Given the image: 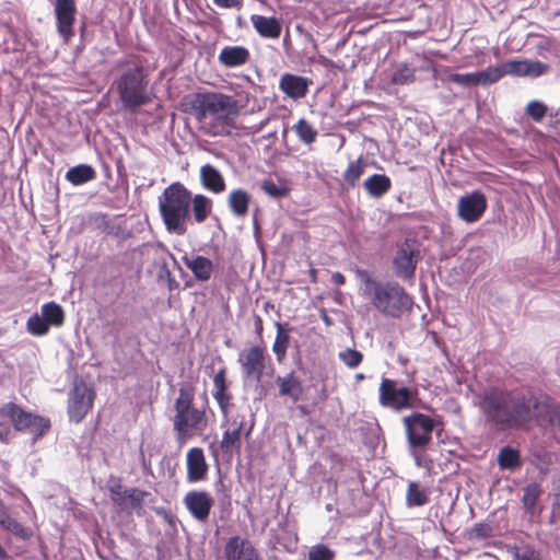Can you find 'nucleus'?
<instances>
[{"label": "nucleus", "mask_w": 560, "mask_h": 560, "mask_svg": "<svg viewBox=\"0 0 560 560\" xmlns=\"http://www.w3.org/2000/svg\"><path fill=\"white\" fill-rule=\"evenodd\" d=\"M490 429L502 432L525 428L532 421L530 401L525 395L501 387H489L478 404Z\"/></svg>", "instance_id": "1"}, {"label": "nucleus", "mask_w": 560, "mask_h": 560, "mask_svg": "<svg viewBox=\"0 0 560 560\" xmlns=\"http://www.w3.org/2000/svg\"><path fill=\"white\" fill-rule=\"evenodd\" d=\"M186 100L202 132L211 137L231 133L238 115L237 102L233 96L205 92L188 95Z\"/></svg>", "instance_id": "2"}, {"label": "nucleus", "mask_w": 560, "mask_h": 560, "mask_svg": "<svg viewBox=\"0 0 560 560\" xmlns=\"http://www.w3.org/2000/svg\"><path fill=\"white\" fill-rule=\"evenodd\" d=\"M208 399L201 406L195 404V387L182 386L174 401L173 428L179 445L202 435L209 427Z\"/></svg>", "instance_id": "3"}, {"label": "nucleus", "mask_w": 560, "mask_h": 560, "mask_svg": "<svg viewBox=\"0 0 560 560\" xmlns=\"http://www.w3.org/2000/svg\"><path fill=\"white\" fill-rule=\"evenodd\" d=\"M361 281L364 283V292L371 304L381 314L393 318H399L412 306V298L396 282H380L370 276L366 270H358Z\"/></svg>", "instance_id": "4"}, {"label": "nucleus", "mask_w": 560, "mask_h": 560, "mask_svg": "<svg viewBox=\"0 0 560 560\" xmlns=\"http://www.w3.org/2000/svg\"><path fill=\"white\" fill-rule=\"evenodd\" d=\"M191 192L179 182L172 183L159 199V210L168 232L184 235L189 220Z\"/></svg>", "instance_id": "5"}, {"label": "nucleus", "mask_w": 560, "mask_h": 560, "mask_svg": "<svg viewBox=\"0 0 560 560\" xmlns=\"http://www.w3.org/2000/svg\"><path fill=\"white\" fill-rule=\"evenodd\" d=\"M115 86L122 107L131 113L151 102L148 79L141 65L124 71L116 79Z\"/></svg>", "instance_id": "6"}, {"label": "nucleus", "mask_w": 560, "mask_h": 560, "mask_svg": "<svg viewBox=\"0 0 560 560\" xmlns=\"http://www.w3.org/2000/svg\"><path fill=\"white\" fill-rule=\"evenodd\" d=\"M0 417L8 419L16 432L30 433L34 441L42 439L51 428L48 418L27 411L13 401L0 407Z\"/></svg>", "instance_id": "7"}, {"label": "nucleus", "mask_w": 560, "mask_h": 560, "mask_svg": "<svg viewBox=\"0 0 560 560\" xmlns=\"http://www.w3.org/2000/svg\"><path fill=\"white\" fill-rule=\"evenodd\" d=\"M418 398L416 387L399 386L396 380L382 377L378 386V402L394 411L415 408Z\"/></svg>", "instance_id": "8"}, {"label": "nucleus", "mask_w": 560, "mask_h": 560, "mask_svg": "<svg viewBox=\"0 0 560 560\" xmlns=\"http://www.w3.org/2000/svg\"><path fill=\"white\" fill-rule=\"evenodd\" d=\"M408 444L413 448H424L432 440L435 421L428 415L413 412L402 419Z\"/></svg>", "instance_id": "9"}, {"label": "nucleus", "mask_w": 560, "mask_h": 560, "mask_svg": "<svg viewBox=\"0 0 560 560\" xmlns=\"http://www.w3.org/2000/svg\"><path fill=\"white\" fill-rule=\"evenodd\" d=\"M96 393L84 382L75 383L68 396L67 412L70 422L80 423L92 410Z\"/></svg>", "instance_id": "10"}, {"label": "nucleus", "mask_w": 560, "mask_h": 560, "mask_svg": "<svg viewBox=\"0 0 560 560\" xmlns=\"http://www.w3.org/2000/svg\"><path fill=\"white\" fill-rule=\"evenodd\" d=\"M267 353L265 347L252 346L245 348L238 354V363L241 365L243 375L246 378L260 382L266 370Z\"/></svg>", "instance_id": "11"}, {"label": "nucleus", "mask_w": 560, "mask_h": 560, "mask_svg": "<svg viewBox=\"0 0 560 560\" xmlns=\"http://www.w3.org/2000/svg\"><path fill=\"white\" fill-rule=\"evenodd\" d=\"M56 27L66 44L74 36L75 0H54Z\"/></svg>", "instance_id": "12"}, {"label": "nucleus", "mask_w": 560, "mask_h": 560, "mask_svg": "<svg viewBox=\"0 0 560 560\" xmlns=\"http://www.w3.org/2000/svg\"><path fill=\"white\" fill-rule=\"evenodd\" d=\"M419 259V249L415 247V243L405 241L397 249L394 257L393 266L395 275L398 278L408 280L413 278Z\"/></svg>", "instance_id": "13"}, {"label": "nucleus", "mask_w": 560, "mask_h": 560, "mask_svg": "<svg viewBox=\"0 0 560 560\" xmlns=\"http://www.w3.org/2000/svg\"><path fill=\"white\" fill-rule=\"evenodd\" d=\"M487 198L480 190L462 196L457 203V214L465 222L478 221L487 210Z\"/></svg>", "instance_id": "14"}, {"label": "nucleus", "mask_w": 560, "mask_h": 560, "mask_svg": "<svg viewBox=\"0 0 560 560\" xmlns=\"http://www.w3.org/2000/svg\"><path fill=\"white\" fill-rule=\"evenodd\" d=\"M184 505L192 518L206 523L209 518L214 500L211 494L203 490H192L185 494Z\"/></svg>", "instance_id": "15"}, {"label": "nucleus", "mask_w": 560, "mask_h": 560, "mask_svg": "<svg viewBox=\"0 0 560 560\" xmlns=\"http://www.w3.org/2000/svg\"><path fill=\"white\" fill-rule=\"evenodd\" d=\"M213 398L219 405L223 418H228L233 407V395L229 390L230 383L226 378V368L222 366L213 376Z\"/></svg>", "instance_id": "16"}, {"label": "nucleus", "mask_w": 560, "mask_h": 560, "mask_svg": "<svg viewBox=\"0 0 560 560\" xmlns=\"http://www.w3.org/2000/svg\"><path fill=\"white\" fill-rule=\"evenodd\" d=\"M225 560H259V552L248 539L232 536L224 546Z\"/></svg>", "instance_id": "17"}, {"label": "nucleus", "mask_w": 560, "mask_h": 560, "mask_svg": "<svg viewBox=\"0 0 560 560\" xmlns=\"http://www.w3.org/2000/svg\"><path fill=\"white\" fill-rule=\"evenodd\" d=\"M147 491L138 488L122 489L121 486L110 488V498L120 509L141 510Z\"/></svg>", "instance_id": "18"}, {"label": "nucleus", "mask_w": 560, "mask_h": 560, "mask_svg": "<svg viewBox=\"0 0 560 560\" xmlns=\"http://www.w3.org/2000/svg\"><path fill=\"white\" fill-rule=\"evenodd\" d=\"M312 84L311 79L289 72L282 74L279 80L280 91L292 100L305 97Z\"/></svg>", "instance_id": "19"}, {"label": "nucleus", "mask_w": 560, "mask_h": 560, "mask_svg": "<svg viewBox=\"0 0 560 560\" xmlns=\"http://www.w3.org/2000/svg\"><path fill=\"white\" fill-rule=\"evenodd\" d=\"M187 480L199 482L207 478L209 466L201 447H192L186 455Z\"/></svg>", "instance_id": "20"}, {"label": "nucleus", "mask_w": 560, "mask_h": 560, "mask_svg": "<svg viewBox=\"0 0 560 560\" xmlns=\"http://www.w3.org/2000/svg\"><path fill=\"white\" fill-rule=\"evenodd\" d=\"M548 65L539 60H510L503 63L504 75L539 77L547 72Z\"/></svg>", "instance_id": "21"}, {"label": "nucleus", "mask_w": 560, "mask_h": 560, "mask_svg": "<svg viewBox=\"0 0 560 560\" xmlns=\"http://www.w3.org/2000/svg\"><path fill=\"white\" fill-rule=\"evenodd\" d=\"M530 401L532 420L535 419L540 425L556 422L557 405L548 397H527Z\"/></svg>", "instance_id": "22"}, {"label": "nucleus", "mask_w": 560, "mask_h": 560, "mask_svg": "<svg viewBox=\"0 0 560 560\" xmlns=\"http://www.w3.org/2000/svg\"><path fill=\"white\" fill-rule=\"evenodd\" d=\"M250 52L248 48L241 45L224 46L218 56V61L224 68H238L248 63Z\"/></svg>", "instance_id": "23"}, {"label": "nucleus", "mask_w": 560, "mask_h": 560, "mask_svg": "<svg viewBox=\"0 0 560 560\" xmlns=\"http://www.w3.org/2000/svg\"><path fill=\"white\" fill-rule=\"evenodd\" d=\"M183 262L191 271L195 279L200 282H207L211 279L214 271V265L211 259L197 255V256H184Z\"/></svg>", "instance_id": "24"}, {"label": "nucleus", "mask_w": 560, "mask_h": 560, "mask_svg": "<svg viewBox=\"0 0 560 560\" xmlns=\"http://www.w3.org/2000/svg\"><path fill=\"white\" fill-rule=\"evenodd\" d=\"M250 22L255 31L264 38L277 39L281 35L282 25L275 16L268 18L265 15L253 14L250 16Z\"/></svg>", "instance_id": "25"}, {"label": "nucleus", "mask_w": 560, "mask_h": 560, "mask_svg": "<svg viewBox=\"0 0 560 560\" xmlns=\"http://www.w3.org/2000/svg\"><path fill=\"white\" fill-rule=\"evenodd\" d=\"M276 383L281 396H288L293 401H299L303 395V385L294 372L285 376H278Z\"/></svg>", "instance_id": "26"}, {"label": "nucleus", "mask_w": 560, "mask_h": 560, "mask_svg": "<svg viewBox=\"0 0 560 560\" xmlns=\"http://www.w3.org/2000/svg\"><path fill=\"white\" fill-rule=\"evenodd\" d=\"M200 180L207 190L214 194H220L225 189V180L213 165L206 164L201 166Z\"/></svg>", "instance_id": "27"}, {"label": "nucleus", "mask_w": 560, "mask_h": 560, "mask_svg": "<svg viewBox=\"0 0 560 560\" xmlns=\"http://www.w3.org/2000/svg\"><path fill=\"white\" fill-rule=\"evenodd\" d=\"M363 188L372 198L380 199L392 188V179L385 174H373L364 179Z\"/></svg>", "instance_id": "28"}, {"label": "nucleus", "mask_w": 560, "mask_h": 560, "mask_svg": "<svg viewBox=\"0 0 560 560\" xmlns=\"http://www.w3.org/2000/svg\"><path fill=\"white\" fill-rule=\"evenodd\" d=\"M250 195L244 189H233L228 197V203L232 213L244 218L248 212Z\"/></svg>", "instance_id": "29"}, {"label": "nucleus", "mask_w": 560, "mask_h": 560, "mask_svg": "<svg viewBox=\"0 0 560 560\" xmlns=\"http://www.w3.org/2000/svg\"><path fill=\"white\" fill-rule=\"evenodd\" d=\"M252 429L253 424L246 429L245 433H241L225 428L222 440L220 442V447L223 453H233L234 451L240 452L242 445V436L247 439L252 432Z\"/></svg>", "instance_id": "30"}, {"label": "nucleus", "mask_w": 560, "mask_h": 560, "mask_svg": "<svg viewBox=\"0 0 560 560\" xmlns=\"http://www.w3.org/2000/svg\"><path fill=\"white\" fill-rule=\"evenodd\" d=\"M95 170L88 164H80L73 166L69 168L66 173V179L75 186L91 182L95 179Z\"/></svg>", "instance_id": "31"}, {"label": "nucleus", "mask_w": 560, "mask_h": 560, "mask_svg": "<svg viewBox=\"0 0 560 560\" xmlns=\"http://www.w3.org/2000/svg\"><path fill=\"white\" fill-rule=\"evenodd\" d=\"M191 211L194 220L197 223H202L210 215L212 210V201L205 195L198 194L194 197L191 196Z\"/></svg>", "instance_id": "32"}, {"label": "nucleus", "mask_w": 560, "mask_h": 560, "mask_svg": "<svg viewBox=\"0 0 560 560\" xmlns=\"http://www.w3.org/2000/svg\"><path fill=\"white\" fill-rule=\"evenodd\" d=\"M366 167V163L362 156L354 161H351L342 174L343 183L348 188H354L358 185L359 179L363 175Z\"/></svg>", "instance_id": "33"}, {"label": "nucleus", "mask_w": 560, "mask_h": 560, "mask_svg": "<svg viewBox=\"0 0 560 560\" xmlns=\"http://www.w3.org/2000/svg\"><path fill=\"white\" fill-rule=\"evenodd\" d=\"M42 316L46 323L54 327H60L65 323V312L56 302H48L42 306Z\"/></svg>", "instance_id": "34"}, {"label": "nucleus", "mask_w": 560, "mask_h": 560, "mask_svg": "<svg viewBox=\"0 0 560 560\" xmlns=\"http://www.w3.org/2000/svg\"><path fill=\"white\" fill-rule=\"evenodd\" d=\"M416 80V68L409 66L406 62H401L395 66L390 82L396 85H405L413 83Z\"/></svg>", "instance_id": "35"}, {"label": "nucleus", "mask_w": 560, "mask_h": 560, "mask_svg": "<svg viewBox=\"0 0 560 560\" xmlns=\"http://www.w3.org/2000/svg\"><path fill=\"white\" fill-rule=\"evenodd\" d=\"M429 502L428 491L420 487L416 481L408 485L406 493V503L408 506H421Z\"/></svg>", "instance_id": "36"}, {"label": "nucleus", "mask_w": 560, "mask_h": 560, "mask_svg": "<svg viewBox=\"0 0 560 560\" xmlns=\"http://www.w3.org/2000/svg\"><path fill=\"white\" fill-rule=\"evenodd\" d=\"M498 464L502 469L514 470L521 466V456L517 450L505 446L500 450Z\"/></svg>", "instance_id": "37"}, {"label": "nucleus", "mask_w": 560, "mask_h": 560, "mask_svg": "<svg viewBox=\"0 0 560 560\" xmlns=\"http://www.w3.org/2000/svg\"><path fill=\"white\" fill-rule=\"evenodd\" d=\"M290 342L289 334L283 329L281 324L277 323V335L272 345V351L276 354L277 361L281 363L287 357V350Z\"/></svg>", "instance_id": "38"}, {"label": "nucleus", "mask_w": 560, "mask_h": 560, "mask_svg": "<svg viewBox=\"0 0 560 560\" xmlns=\"http://www.w3.org/2000/svg\"><path fill=\"white\" fill-rule=\"evenodd\" d=\"M479 85L493 84L504 77L503 63L495 67H488L477 72Z\"/></svg>", "instance_id": "39"}, {"label": "nucleus", "mask_w": 560, "mask_h": 560, "mask_svg": "<svg viewBox=\"0 0 560 560\" xmlns=\"http://www.w3.org/2000/svg\"><path fill=\"white\" fill-rule=\"evenodd\" d=\"M294 131L299 139L306 144L313 143L317 137V130L304 118L295 124Z\"/></svg>", "instance_id": "40"}, {"label": "nucleus", "mask_w": 560, "mask_h": 560, "mask_svg": "<svg viewBox=\"0 0 560 560\" xmlns=\"http://www.w3.org/2000/svg\"><path fill=\"white\" fill-rule=\"evenodd\" d=\"M27 331L33 336H44L49 331V325L37 313L30 316L26 322Z\"/></svg>", "instance_id": "41"}, {"label": "nucleus", "mask_w": 560, "mask_h": 560, "mask_svg": "<svg viewBox=\"0 0 560 560\" xmlns=\"http://www.w3.org/2000/svg\"><path fill=\"white\" fill-rule=\"evenodd\" d=\"M540 494H541L540 486L536 482L529 483L524 489V494H523V499H522L524 508L527 511H533Z\"/></svg>", "instance_id": "42"}, {"label": "nucleus", "mask_w": 560, "mask_h": 560, "mask_svg": "<svg viewBox=\"0 0 560 560\" xmlns=\"http://www.w3.org/2000/svg\"><path fill=\"white\" fill-rule=\"evenodd\" d=\"M341 362L349 369L358 368L363 361V354L361 351L352 348H347L338 354Z\"/></svg>", "instance_id": "43"}, {"label": "nucleus", "mask_w": 560, "mask_h": 560, "mask_svg": "<svg viewBox=\"0 0 560 560\" xmlns=\"http://www.w3.org/2000/svg\"><path fill=\"white\" fill-rule=\"evenodd\" d=\"M525 114L534 121L540 122L548 114V106L540 101H530L525 107Z\"/></svg>", "instance_id": "44"}, {"label": "nucleus", "mask_w": 560, "mask_h": 560, "mask_svg": "<svg viewBox=\"0 0 560 560\" xmlns=\"http://www.w3.org/2000/svg\"><path fill=\"white\" fill-rule=\"evenodd\" d=\"M336 553L324 544H317L311 547L307 560H335Z\"/></svg>", "instance_id": "45"}, {"label": "nucleus", "mask_w": 560, "mask_h": 560, "mask_svg": "<svg viewBox=\"0 0 560 560\" xmlns=\"http://www.w3.org/2000/svg\"><path fill=\"white\" fill-rule=\"evenodd\" d=\"M261 189L270 197L282 198L285 197L290 189L284 185H278L272 179H266L261 184Z\"/></svg>", "instance_id": "46"}, {"label": "nucleus", "mask_w": 560, "mask_h": 560, "mask_svg": "<svg viewBox=\"0 0 560 560\" xmlns=\"http://www.w3.org/2000/svg\"><path fill=\"white\" fill-rule=\"evenodd\" d=\"M448 80L455 84L463 86H477L479 85L477 72L472 73H451Z\"/></svg>", "instance_id": "47"}, {"label": "nucleus", "mask_w": 560, "mask_h": 560, "mask_svg": "<svg viewBox=\"0 0 560 560\" xmlns=\"http://www.w3.org/2000/svg\"><path fill=\"white\" fill-rule=\"evenodd\" d=\"M226 422V429L234 430L236 432L245 433V417L242 415H228V418H224Z\"/></svg>", "instance_id": "48"}, {"label": "nucleus", "mask_w": 560, "mask_h": 560, "mask_svg": "<svg viewBox=\"0 0 560 560\" xmlns=\"http://www.w3.org/2000/svg\"><path fill=\"white\" fill-rule=\"evenodd\" d=\"M1 526L4 527L5 529L10 530L11 533H13L16 536H20V537L26 536L24 526L21 523H19L16 520L11 517L10 515L8 518H5L4 522L2 521Z\"/></svg>", "instance_id": "49"}, {"label": "nucleus", "mask_w": 560, "mask_h": 560, "mask_svg": "<svg viewBox=\"0 0 560 560\" xmlns=\"http://www.w3.org/2000/svg\"><path fill=\"white\" fill-rule=\"evenodd\" d=\"M515 560H541L540 553L532 547H523L515 555Z\"/></svg>", "instance_id": "50"}, {"label": "nucleus", "mask_w": 560, "mask_h": 560, "mask_svg": "<svg viewBox=\"0 0 560 560\" xmlns=\"http://www.w3.org/2000/svg\"><path fill=\"white\" fill-rule=\"evenodd\" d=\"M12 436L11 427L7 423L0 422V442L8 444Z\"/></svg>", "instance_id": "51"}, {"label": "nucleus", "mask_w": 560, "mask_h": 560, "mask_svg": "<svg viewBox=\"0 0 560 560\" xmlns=\"http://www.w3.org/2000/svg\"><path fill=\"white\" fill-rule=\"evenodd\" d=\"M472 533L477 537H487L490 534V527L487 524L478 523L474 525Z\"/></svg>", "instance_id": "52"}, {"label": "nucleus", "mask_w": 560, "mask_h": 560, "mask_svg": "<svg viewBox=\"0 0 560 560\" xmlns=\"http://www.w3.org/2000/svg\"><path fill=\"white\" fill-rule=\"evenodd\" d=\"M221 8H237L242 5L243 0H213Z\"/></svg>", "instance_id": "53"}, {"label": "nucleus", "mask_w": 560, "mask_h": 560, "mask_svg": "<svg viewBox=\"0 0 560 560\" xmlns=\"http://www.w3.org/2000/svg\"><path fill=\"white\" fill-rule=\"evenodd\" d=\"M254 328L257 336L261 338L264 331V323L262 318L259 315L254 316Z\"/></svg>", "instance_id": "54"}, {"label": "nucleus", "mask_w": 560, "mask_h": 560, "mask_svg": "<svg viewBox=\"0 0 560 560\" xmlns=\"http://www.w3.org/2000/svg\"><path fill=\"white\" fill-rule=\"evenodd\" d=\"M550 116V124L553 126V127H558L560 126V108H558L557 110L555 112H551L549 114Z\"/></svg>", "instance_id": "55"}, {"label": "nucleus", "mask_w": 560, "mask_h": 560, "mask_svg": "<svg viewBox=\"0 0 560 560\" xmlns=\"http://www.w3.org/2000/svg\"><path fill=\"white\" fill-rule=\"evenodd\" d=\"M331 279H332V282L337 285H342L346 282L345 276L340 272H335L332 275Z\"/></svg>", "instance_id": "56"}, {"label": "nucleus", "mask_w": 560, "mask_h": 560, "mask_svg": "<svg viewBox=\"0 0 560 560\" xmlns=\"http://www.w3.org/2000/svg\"><path fill=\"white\" fill-rule=\"evenodd\" d=\"M9 517L8 512L4 509H0V525H2V521L4 522L5 518Z\"/></svg>", "instance_id": "57"}, {"label": "nucleus", "mask_w": 560, "mask_h": 560, "mask_svg": "<svg viewBox=\"0 0 560 560\" xmlns=\"http://www.w3.org/2000/svg\"><path fill=\"white\" fill-rule=\"evenodd\" d=\"M552 424H557L560 428V407L557 406V413H556V422Z\"/></svg>", "instance_id": "58"}, {"label": "nucleus", "mask_w": 560, "mask_h": 560, "mask_svg": "<svg viewBox=\"0 0 560 560\" xmlns=\"http://www.w3.org/2000/svg\"><path fill=\"white\" fill-rule=\"evenodd\" d=\"M7 551L2 548V546L0 545V558L4 559L7 558Z\"/></svg>", "instance_id": "59"}, {"label": "nucleus", "mask_w": 560, "mask_h": 560, "mask_svg": "<svg viewBox=\"0 0 560 560\" xmlns=\"http://www.w3.org/2000/svg\"><path fill=\"white\" fill-rule=\"evenodd\" d=\"M355 380H357V381H362V380H364V374H362V373L357 374V375H355Z\"/></svg>", "instance_id": "60"}, {"label": "nucleus", "mask_w": 560, "mask_h": 560, "mask_svg": "<svg viewBox=\"0 0 560 560\" xmlns=\"http://www.w3.org/2000/svg\"><path fill=\"white\" fill-rule=\"evenodd\" d=\"M300 409L304 415H307V410L304 407H300Z\"/></svg>", "instance_id": "61"}]
</instances>
